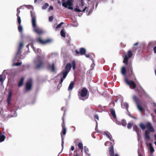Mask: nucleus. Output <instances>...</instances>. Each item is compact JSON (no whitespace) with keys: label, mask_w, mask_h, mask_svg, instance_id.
Segmentation results:
<instances>
[{"label":"nucleus","mask_w":156,"mask_h":156,"mask_svg":"<svg viewBox=\"0 0 156 156\" xmlns=\"http://www.w3.org/2000/svg\"><path fill=\"white\" fill-rule=\"evenodd\" d=\"M44 57H41L39 55L36 57L34 61L35 69H38L43 68L44 67Z\"/></svg>","instance_id":"obj_1"},{"label":"nucleus","mask_w":156,"mask_h":156,"mask_svg":"<svg viewBox=\"0 0 156 156\" xmlns=\"http://www.w3.org/2000/svg\"><path fill=\"white\" fill-rule=\"evenodd\" d=\"M31 16L32 18V23L34 31L39 34L43 33V31L41 29L37 26L36 24V16L35 13L30 11Z\"/></svg>","instance_id":"obj_2"},{"label":"nucleus","mask_w":156,"mask_h":156,"mask_svg":"<svg viewBox=\"0 0 156 156\" xmlns=\"http://www.w3.org/2000/svg\"><path fill=\"white\" fill-rule=\"evenodd\" d=\"M72 67V64L70 63H68L67 64L65 67V70L63 71L62 72L63 76L60 79V81L59 83V84H60L62 85V84L64 80L66 78L68 74L70 71Z\"/></svg>","instance_id":"obj_3"},{"label":"nucleus","mask_w":156,"mask_h":156,"mask_svg":"<svg viewBox=\"0 0 156 156\" xmlns=\"http://www.w3.org/2000/svg\"><path fill=\"white\" fill-rule=\"evenodd\" d=\"M88 92V90L85 88H83L79 93V97L80 99L84 101L88 98L87 95Z\"/></svg>","instance_id":"obj_4"},{"label":"nucleus","mask_w":156,"mask_h":156,"mask_svg":"<svg viewBox=\"0 0 156 156\" xmlns=\"http://www.w3.org/2000/svg\"><path fill=\"white\" fill-rule=\"evenodd\" d=\"M62 5L65 8H68L69 9L73 10V8L71 6L73 5V0H67L66 2H65V0H62Z\"/></svg>","instance_id":"obj_5"},{"label":"nucleus","mask_w":156,"mask_h":156,"mask_svg":"<svg viewBox=\"0 0 156 156\" xmlns=\"http://www.w3.org/2000/svg\"><path fill=\"white\" fill-rule=\"evenodd\" d=\"M133 99L136 103L139 110L142 112L143 109V108L140 106V105L141 103L140 100L136 95L133 96Z\"/></svg>","instance_id":"obj_6"},{"label":"nucleus","mask_w":156,"mask_h":156,"mask_svg":"<svg viewBox=\"0 0 156 156\" xmlns=\"http://www.w3.org/2000/svg\"><path fill=\"white\" fill-rule=\"evenodd\" d=\"M133 99L136 103L139 110L142 112L143 109V108L140 106V105L141 103L140 100L136 95L133 96Z\"/></svg>","instance_id":"obj_7"},{"label":"nucleus","mask_w":156,"mask_h":156,"mask_svg":"<svg viewBox=\"0 0 156 156\" xmlns=\"http://www.w3.org/2000/svg\"><path fill=\"white\" fill-rule=\"evenodd\" d=\"M65 115V112H64L63 116L62 118V131L61 133V136H63L62 135H65L66 132V126L65 123V119L64 116Z\"/></svg>","instance_id":"obj_8"},{"label":"nucleus","mask_w":156,"mask_h":156,"mask_svg":"<svg viewBox=\"0 0 156 156\" xmlns=\"http://www.w3.org/2000/svg\"><path fill=\"white\" fill-rule=\"evenodd\" d=\"M125 81L126 83L130 86L131 89H134L136 87V85L135 83L133 80L129 81L127 77H126L125 78Z\"/></svg>","instance_id":"obj_9"},{"label":"nucleus","mask_w":156,"mask_h":156,"mask_svg":"<svg viewBox=\"0 0 156 156\" xmlns=\"http://www.w3.org/2000/svg\"><path fill=\"white\" fill-rule=\"evenodd\" d=\"M128 76L133 79H136V76L133 71V69L131 64H130L127 68Z\"/></svg>","instance_id":"obj_10"},{"label":"nucleus","mask_w":156,"mask_h":156,"mask_svg":"<svg viewBox=\"0 0 156 156\" xmlns=\"http://www.w3.org/2000/svg\"><path fill=\"white\" fill-rule=\"evenodd\" d=\"M47 68L48 69L51 70L52 72H54L55 71V63L53 62L51 64L48 63L47 66Z\"/></svg>","instance_id":"obj_11"},{"label":"nucleus","mask_w":156,"mask_h":156,"mask_svg":"<svg viewBox=\"0 0 156 156\" xmlns=\"http://www.w3.org/2000/svg\"><path fill=\"white\" fill-rule=\"evenodd\" d=\"M32 85V81L30 80L27 81L26 84V88L27 90H30L31 89Z\"/></svg>","instance_id":"obj_12"},{"label":"nucleus","mask_w":156,"mask_h":156,"mask_svg":"<svg viewBox=\"0 0 156 156\" xmlns=\"http://www.w3.org/2000/svg\"><path fill=\"white\" fill-rule=\"evenodd\" d=\"M146 128L147 129V130H150L152 132H154V129L153 127L152 126L151 123L150 122H147L146 123Z\"/></svg>","instance_id":"obj_13"},{"label":"nucleus","mask_w":156,"mask_h":156,"mask_svg":"<svg viewBox=\"0 0 156 156\" xmlns=\"http://www.w3.org/2000/svg\"><path fill=\"white\" fill-rule=\"evenodd\" d=\"M37 41L38 42L42 44H45L47 43H50L51 41V40L50 39H48L47 40L44 41L42 40L41 38L37 39Z\"/></svg>","instance_id":"obj_14"},{"label":"nucleus","mask_w":156,"mask_h":156,"mask_svg":"<svg viewBox=\"0 0 156 156\" xmlns=\"http://www.w3.org/2000/svg\"><path fill=\"white\" fill-rule=\"evenodd\" d=\"M75 52L77 54H80L81 55H83L85 54L86 53V50L84 48H82L80 49L79 51L77 50H75Z\"/></svg>","instance_id":"obj_15"},{"label":"nucleus","mask_w":156,"mask_h":156,"mask_svg":"<svg viewBox=\"0 0 156 156\" xmlns=\"http://www.w3.org/2000/svg\"><path fill=\"white\" fill-rule=\"evenodd\" d=\"M109 153L110 156H114V151L113 146L112 145L109 148Z\"/></svg>","instance_id":"obj_16"},{"label":"nucleus","mask_w":156,"mask_h":156,"mask_svg":"<svg viewBox=\"0 0 156 156\" xmlns=\"http://www.w3.org/2000/svg\"><path fill=\"white\" fill-rule=\"evenodd\" d=\"M150 132H152L150 130H147L145 131V136L146 139L150 140L151 139L150 136Z\"/></svg>","instance_id":"obj_17"},{"label":"nucleus","mask_w":156,"mask_h":156,"mask_svg":"<svg viewBox=\"0 0 156 156\" xmlns=\"http://www.w3.org/2000/svg\"><path fill=\"white\" fill-rule=\"evenodd\" d=\"M133 129L137 133L138 136H140L139 133L140 132V129L136 125L133 126Z\"/></svg>","instance_id":"obj_18"},{"label":"nucleus","mask_w":156,"mask_h":156,"mask_svg":"<svg viewBox=\"0 0 156 156\" xmlns=\"http://www.w3.org/2000/svg\"><path fill=\"white\" fill-rule=\"evenodd\" d=\"M129 58L126 55L124 54V57L123 59V62L126 65L128 64Z\"/></svg>","instance_id":"obj_19"},{"label":"nucleus","mask_w":156,"mask_h":156,"mask_svg":"<svg viewBox=\"0 0 156 156\" xmlns=\"http://www.w3.org/2000/svg\"><path fill=\"white\" fill-rule=\"evenodd\" d=\"M104 133L107 137L110 140L112 141L113 142H114V140H112V136L110 133L108 132H105Z\"/></svg>","instance_id":"obj_20"},{"label":"nucleus","mask_w":156,"mask_h":156,"mask_svg":"<svg viewBox=\"0 0 156 156\" xmlns=\"http://www.w3.org/2000/svg\"><path fill=\"white\" fill-rule=\"evenodd\" d=\"M74 83L73 81H71L68 87V90H72L74 86Z\"/></svg>","instance_id":"obj_21"},{"label":"nucleus","mask_w":156,"mask_h":156,"mask_svg":"<svg viewBox=\"0 0 156 156\" xmlns=\"http://www.w3.org/2000/svg\"><path fill=\"white\" fill-rule=\"evenodd\" d=\"M78 147L79 149L81 150V152H83V144L81 142H79L78 145Z\"/></svg>","instance_id":"obj_22"},{"label":"nucleus","mask_w":156,"mask_h":156,"mask_svg":"<svg viewBox=\"0 0 156 156\" xmlns=\"http://www.w3.org/2000/svg\"><path fill=\"white\" fill-rule=\"evenodd\" d=\"M84 152L87 156H89L90 155V154L89 153V151L88 148H87L86 146H85L84 147Z\"/></svg>","instance_id":"obj_23"},{"label":"nucleus","mask_w":156,"mask_h":156,"mask_svg":"<svg viewBox=\"0 0 156 156\" xmlns=\"http://www.w3.org/2000/svg\"><path fill=\"white\" fill-rule=\"evenodd\" d=\"M111 113L114 118H116V115L115 113V111L113 108L110 109Z\"/></svg>","instance_id":"obj_24"},{"label":"nucleus","mask_w":156,"mask_h":156,"mask_svg":"<svg viewBox=\"0 0 156 156\" xmlns=\"http://www.w3.org/2000/svg\"><path fill=\"white\" fill-rule=\"evenodd\" d=\"M87 7L86 6L84 8L82 11L80 9H79L78 8H77L76 7L75 9V11L77 12H85V11L87 9Z\"/></svg>","instance_id":"obj_25"},{"label":"nucleus","mask_w":156,"mask_h":156,"mask_svg":"<svg viewBox=\"0 0 156 156\" xmlns=\"http://www.w3.org/2000/svg\"><path fill=\"white\" fill-rule=\"evenodd\" d=\"M126 68L123 66L121 68V73L123 75H125L126 74Z\"/></svg>","instance_id":"obj_26"},{"label":"nucleus","mask_w":156,"mask_h":156,"mask_svg":"<svg viewBox=\"0 0 156 156\" xmlns=\"http://www.w3.org/2000/svg\"><path fill=\"white\" fill-rule=\"evenodd\" d=\"M5 138V137L4 135H2L1 132H0V142L4 141Z\"/></svg>","instance_id":"obj_27"},{"label":"nucleus","mask_w":156,"mask_h":156,"mask_svg":"<svg viewBox=\"0 0 156 156\" xmlns=\"http://www.w3.org/2000/svg\"><path fill=\"white\" fill-rule=\"evenodd\" d=\"M24 80V78L23 77H22L21 79L20 80V81L18 83V86L19 87H20L23 85Z\"/></svg>","instance_id":"obj_28"},{"label":"nucleus","mask_w":156,"mask_h":156,"mask_svg":"<svg viewBox=\"0 0 156 156\" xmlns=\"http://www.w3.org/2000/svg\"><path fill=\"white\" fill-rule=\"evenodd\" d=\"M150 150L151 153H153L154 151V149L151 143L149 144Z\"/></svg>","instance_id":"obj_29"},{"label":"nucleus","mask_w":156,"mask_h":156,"mask_svg":"<svg viewBox=\"0 0 156 156\" xmlns=\"http://www.w3.org/2000/svg\"><path fill=\"white\" fill-rule=\"evenodd\" d=\"M140 127L142 129L144 130L146 128V126H145L143 123H140L139 124Z\"/></svg>","instance_id":"obj_30"},{"label":"nucleus","mask_w":156,"mask_h":156,"mask_svg":"<svg viewBox=\"0 0 156 156\" xmlns=\"http://www.w3.org/2000/svg\"><path fill=\"white\" fill-rule=\"evenodd\" d=\"M60 34L61 36L63 37H65L66 34L64 30L63 29L61 31Z\"/></svg>","instance_id":"obj_31"},{"label":"nucleus","mask_w":156,"mask_h":156,"mask_svg":"<svg viewBox=\"0 0 156 156\" xmlns=\"http://www.w3.org/2000/svg\"><path fill=\"white\" fill-rule=\"evenodd\" d=\"M127 54L129 58H130L133 55L132 51L130 50H129L128 51Z\"/></svg>","instance_id":"obj_32"},{"label":"nucleus","mask_w":156,"mask_h":156,"mask_svg":"<svg viewBox=\"0 0 156 156\" xmlns=\"http://www.w3.org/2000/svg\"><path fill=\"white\" fill-rule=\"evenodd\" d=\"M72 64L73 69L74 70H75L76 68V62L75 60H73L72 61Z\"/></svg>","instance_id":"obj_33"},{"label":"nucleus","mask_w":156,"mask_h":156,"mask_svg":"<svg viewBox=\"0 0 156 156\" xmlns=\"http://www.w3.org/2000/svg\"><path fill=\"white\" fill-rule=\"evenodd\" d=\"M48 4L47 3H46L42 6V9H45L48 7Z\"/></svg>","instance_id":"obj_34"},{"label":"nucleus","mask_w":156,"mask_h":156,"mask_svg":"<svg viewBox=\"0 0 156 156\" xmlns=\"http://www.w3.org/2000/svg\"><path fill=\"white\" fill-rule=\"evenodd\" d=\"M145 93V92L144 90L140 91L139 92V96L140 97H143V95Z\"/></svg>","instance_id":"obj_35"},{"label":"nucleus","mask_w":156,"mask_h":156,"mask_svg":"<svg viewBox=\"0 0 156 156\" xmlns=\"http://www.w3.org/2000/svg\"><path fill=\"white\" fill-rule=\"evenodd\" d=\"M121 124L123 126H125L126 125L127 123L125 119H122L121 121Z\"/></svg>","instance_id":"obj_36"},{"label":"nucleus","mask_w":156,"mask_h":156,"mask_svg":"<svg viewBox=\"0 0 156 156\" xmlns=\"http://www.w3.org/2000/svg\"><path fill=\"white\" fill-rule=\"evenodd\" d=\"M18 27V30L19 32L21 33L23 31V28L21 24L19 25Z\"/></svg>","instance_id":"obj_37"},{"label":"nucleus","mask_w":156,"mask_h":156,"mask_svg":"<svg viewBox=\"0 0 156 156\" xmlns=\"http://www.w3.org/2000/svg\"><path fill=\"white\" fill-rule=\"evenodd\" d=\"M21 49L18 48L17 51L16 53V56H17L19 54L21 53L22 52Z\"/></svg>","instance_id":"obj_38"},{"label":"nucleus","mask_w":156,"mask_h":156,"mask_svg":"<svg viewBox=\"0 0 156 156\" xmlns=\"http://www.w3.org/2000/svg\"><path fill=\"white\" fill-rule=\"evenodd\" d=\"M17 21L19 25L21 24V20L20 19V16H17Z\"/></svg>","instance_id":"obj_39"},{"label":"nucleus","mask_w":156,"mask_h":156,"mask_svg":"<svg viewBox=\"0 0 156 156\" xmlns=\"http://www.w3.org/2000/svg\"><path fill=\"white\" fill-rule=\"evenodd\" d=\"M64 24V23L63 22H61V23L60 24H58L56 27V29L59 28L61 27V26H62V25L63 24Z\"/></svg>","instance_id":"obj_40"},{"label":"nucleus","mask_w":156,"mask_h":156,"mask_svg":"<svg viewBox=\"0 0 156 156\" xmlns=\"http://www.w3.org/2000/svg\"><path fill=\"white\" fill-rule=\"evenodd\" d=\"M132 125L133 124L132 123H128L127 126V128L129 129H130L132 128Z\"/></svg>","instance_id":"obj_41"},{"label":"nucleus","mask_w":156,"mask_h":156,"mask_svg":"<svg viewBox=\"0 0 156 156\" xmlns=\"http://www.w3.org/2000/svg\"><path fill=\"white\" fill-rule=\"evenodd\" d=\"M84 5V2L83 0H81L80 8H83Z\"/></svg>","instance_id":"obj_42"},{"label":"nucleus","mask_w":156,"mask_h":156,"mask_svg":"<svg viewBox=\"0 0 156 156\" xmlns=\"http://www.w3.org/2000/svg\"><path fill=\"white\" fill-rule=\"evenodd\" d=\"M22 64L21 62H18L14 64V65L16 66H19Z\"/></svg>","instance_id":"obj_43"},{"label":"nucleus","mask_w":156,"mask_h":156,"mask_svg":"<svg viewBox=\"0 0 156 156\" xmlns=\"http://www.w3.org/2000/svg\"><path fill=\"white\" fill-rule=\"evenodd\" d=\"M23 46V44L22 43H21L19 44V48L21 49Z\"/></svg>","instance_id":"obj_44"},{"label":"nucleus","mask_w":156,"mask_h":156,"mask_svg":"<svg viewBox=\"0 0 156 156\" xmlns=\"http://www.w3.org/2000/svg\"><path fill=\"white\" fill-rule=\"evenodd\" d=\"M33 49H34L35 52L36 53H37L39 52V50H40V49H37V50H35L34 48H33Z\"/></svg>","instance_id":"obj_45"},{"label":"nucleus","mask_w":156,"mask_h":156,"mask_svg":"<svg viewBox=\"0 0 156 156\" xmlns=\"http://www.w3.org/2000/svg\"><path fill=\"white\" fill-rule=\"evenodd\" d=\"M53 20V17L52 16H51L49 17V20L50 21H52Z\"/></svg>","instance_id":"obj_46"},{"label":"nucleus","mask_w":156,"mask_h":156,"mask_svg":"<svg viewBox=\"0 0 156 156\" xmlns=\"http://www.w3.org/2000/svg\"><path fill=\"white\" fill-rule=\"evenodd\" d=\"M94 118L97 119L98 120H99V117L98 115L96 114L94 116Z\"/></svg>","instance_id":"obj_47"},{"label":"nucleus","mask_w":156,"mask_h":156,"mask_svg":"<svg viewBox=\"0 0 156 156\" xmlns=\"http://www.w3.org/2000/svg\"><path fill=\"white\" fill-rule=\"evenodd\" d=\"M12 96V93L10 92H9V96L8 97V99L10 98Z\"/></svg>","instance_id":"obj_48"},{"label":"nucleus","mask_w":156,"mask_h":156,"mask_svg":"<svg viewBox=\"0 0 156 156\" xmlns=\"http://www.w3.org/2000/svg\"><path fill=\"white\" fill-rule=\"evenodd\" d=\"M17 14H16V16H19V14L20 12V10H19L18 9H17Z\"/></svg>","instance_id":"obj_49"},{"label":"nucleus","mask_w":156,"mask_h":156,"mask_svg":"<svg viewBox=\"0 0 156 156\" xmlns=\"http://www.w3.org/2000/svg\"><path fill=\"white\" fill-rule=\"evenodd\" d=\"M154 52L156 54V46H155L153 48Z\"/></svg>","instance_id":"obj_50"},{"label":"nucleus","mask_w":156,"mask_h":156,"mask_svg":"<svg viewBox=\"0 0 156 156\" xmlns=\"http://www.w3.org/2000/svg\"><path fill=\"white\" fill-rule=\"evenodd\" d=\"M74 152H76V153L75 154H74L73 155L74 156H79V154H77V153L76 152V151H75Z\"/></svg>","instance_id":"obj_51"},{"label":"nucleus","mask_w":156,"mask_h":156,"mask_svg":"<svg viewBox=\"0 0 156 156\" xmlns=\"http://www.w3.org/2000/svg\"><path fill=\"white\" fill-rule=\"evenodd\" d=\"M109 143V142L108 141H107L105 143V146H107L108 144Z\"/></svg>","instance_id":"obj_52"},{"label":"nucleus","mask_w":156,"mask_h":156,"mask_svg":"<svg viewBox=\"0 0 156 156\" xmlns=\"http://www.w3.org/2000/svg\"><path fill=\"white\" fill-rule=\"evenodd\" d=\"M84 55H85L86 57L87 58H89L90 57V54H86L85 53V54Z\"/></svg>","instance_id":"obj_53"},{"label":"nucleus","mask_w":156,"mask_h":156,"mask_svg":"<svg viewBox=\"0 0 156 156\" xmlns=\"http://www.w3.org/2000/svg\"><path fill=\"white\" fill-rule=\"evenodd\" d=\"M71 150L72 151H73L74 149V146H71Z\"/></svg>","instance_id":"obj_54"},{"label":"nucleus","mask_w":156,"mask_h":156,"mask_svg":"<svg viewBox=\"0 0 156 156\" xmlns=\"http://www.w3.org/2000/svg\"><path fill=\"white\" fill-rule=\"evenodd\" d=\"M61 137H62V146L63 145V136H61Z\"/></svg>","instance_id":"obj_55"},{"label":"nucleus","mask_w":156,"mask_h":156,"mask_svg":"<svg viewBox=\"0 0 156 156\" xmlns=\"http://www.w3.org/2000/svg\"><path fill=\"white\" fill-rule=\"evenodd\" d=\"M53 9V7L51 5L50 6L49 8V9H50V10H52Z\"/></svg>","instance_id":"obj_56"},{"label":"nucleus","mask_w":156,"mask_h":156,"mask_svg":"<svg viewBox=\"0 0 156 156\" xmlns=\"http://www.w3.org/2000/svg\"><path fill=\"white\" fill-rule=\"evenodd\" d=\"M124 105H125L126 106V108H128V104L127 103H125L124 104Z\"/></svg>","instance_id":"obj_57"},{"label":"nucleus","mask_w":156,"mask_h":156,"mask_svg":"<svg viewBox=\"0 0 156 156\" xmlns=\"http://www.w3.org/2000/svg\"><path fill=\"white\" fill-rule=\"evenodd\" d=\"M138 44V42H136V43H135L134 44V46H136V45H137Z\"/></svg>","instance_id":"obj_58"},{"label":"nucleus","mask_w":156,"mask_h":156,"mask_svg":"<svg viewBox=\"0 0 156 156\" xmlns=\"http://www.w3.org/2000/svg\"><path fill=\"white\" fill-rule=\"evenodd\" d=\"M154 138H155L154 140H156V135L155 134L154 135Z\"/></svg>","instance_id":"obj_59"},{"label":"nucleus","mask_w":156,"mask_h":156,"mask_svg":"<svg viewBox=\"0 0 156 156\" xmlns=\"http://www.w3.org/2000/svg\"><path fill=\"white\" fill-rule=\"evenodd\" d=\"M154 107H156V103H154Z\"/></svg>","instance_id":"obj_60"},{"label":"nucleus","mask_w":156,"mask_h":156,"mask_svg":"<svg viewBox=\"0 0 156 156\" xmlns=\"http://www.w3.org/2000/svg\"><path fill=\"white\" fill-rule=\"evenodd\" d=\"M37 0H34V3H36V2H37Z\"/></svg>","instance_id":"obj_61"},{"label":"nucleus","mask_w":156,"mask_h":156,"mask_svg":"<svg viewBox=\"0 0 156 156\" xmlns=\"http://www.w3.org/2000/svg\"><path fill=\"white\" fill-rule=\"evenodd\" d=\"M154 111V112H155V113L156 114V109H155Z\"/></svg>","instance_id":"obj_62"},{"label":"nucleus","mask_w":156,"mask_h":156,"mask_svg":"<svg viewBox=\"0 0 156 156\" xmlns=\"http://www.w3.org/2000/svg\"><path fill=\"white\" fill-rule=\"evenodd\" d=\"M154 144H155V145H156V141H155L154 142Z\"/></svg>","instance_id":"obj_63"},{"label":"nucleus","mask_w":156,"mask_h":156,"mask_svg":"<svg viewBox=\"0 0 156 156\" xmlns=\"http://www.w3.org/2000/svg\"><path fill=\"white\" fill-rule=\"evenodd\" d=\"M115 156H119L118 154H116L115 155Z\"/></svg>","instance_id":"obj_64"}]
</instances>
